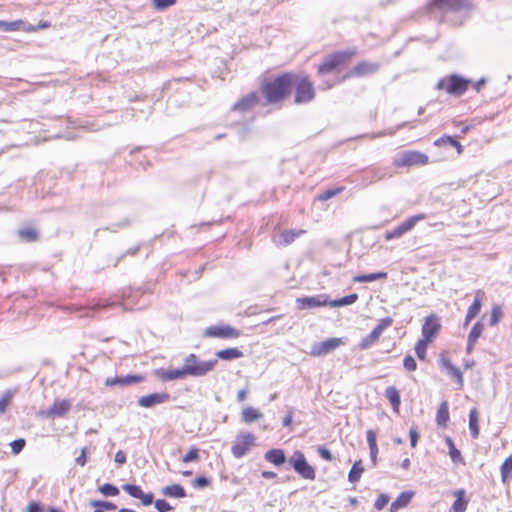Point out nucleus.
I'll return each mask as SVG.
<instances>
[{"label": "nucleus", "mask_w": 512, "mask_h": 512, "mask_svg": "<svg viewBox=\"0 0 512 512\" xmlns=\"http://www.w3.org/2000/svg\"><path fill=\"white\" fill-rule=\"evenodd\" d=\"M414 496L413 491H403L397 498L391 503L389 511L397 512L398 510L405 508L412 500Z\"/></svg>", "instance_id": "24"}, {"label": "nucleus", "mask_w": 512, "mask_h": 512, "mask_svg": "<svg viewBox=\"0 0 512 512\" xmlns=\"http://www.w3.org/2000/svg\"><path fill=\"white\" fill-rule=\"evenodd\" d=\"M90 506L95 508L93 512L113 511L117 508L116 504L106 500H91Z\"/></svg>", "instance_id": "37"}, {"label": "nucleus", "mask_w": 512, "mask_h": 512, "mask_svg": "<svg viewBox=\"0 0 512 512\" xmlns=\"http://www.w3.org/2000/svg\"><path fill=\"white\" fill-rule=\"evenodd\" d=\"M426 218L425 214H416V215H413L409 218H407L406 220H404L402 222V224L404 225L405 229L407 232H409L410 230H412L415 225L421 221V220H424Z\"/></svg>", "instance_id": "47"}, {"label": "nucleus", "mask_w": 512, "mask_h": 512, "mask_svg": "<svg viewBox=\"0 0 512 512\" xmlns=\"http://www.w3.org/2000/svg\"><path fill=\"white\" fill-rule=\"evenodd\" d=\"M122 489L132 498L139 499L142 495V488L139 485L127 483L122 486Z\"/></svg>", "instance_id": "44"}, {"label": "nucleus", "mask_w": 512, "mask_h": 512, "mask_svg": "<svg viewBox=\"0 0 512 512\" xmlns=\"http://www.w3.org/2000/svg\"><path fill=\"white\" fill-rule=\"evenodd\" d=\"M217 358L232 361L243 357V352L238 348H226L216 352Z\"/></svg>", "instance_id": "28"}, {"label": "nucleus", "mask_w": 512, "mask_h": 512, "mask_svg": "<svg viewBox=\"0 0 512 512\" xmlns=\"http://www.w3.org/2000/svg\"><path fill=\"white\" fill-rule=\"evenodd\" d=\"M384 395L390 402L393 409L397 411L401 404V397H400V393H399L398 389L394 386H388L385 389Z\"/></svg>", "instance_id": "29"}, {"label": "nucleus", "mask_w": 512, "mask_h": 512, "mask_svg": "<svg viewBox=\"0 0 512 512\" xmlns=\"http://www.w3.org/2000/svg\"><path fill=\"white\" fill-rule=\"evenodd\" d=\"M430 343V341L425 340L423 338L419 339L416 342L414 350L419 360H425L427 348Z\"/></svg>", "instance_id": "41"}, {"label": "nucleus", "mask_w": 512, "mask_h": 512, "mask_svg": "<svg viewBox=\"0 0 512 512\" xmlns=\"http://www.w3.org/2000/svg\"><path fill=\"white\" fill-rule=\"evenodd\" d=\"M17 236L20 241L31 243L38 240L39 233L35 228L24 227L17 230Z\"/></svg>", "instance_id": "26"}, {"label": "nucleus", "mask_w": 512, "mask_h": 512, "mask_svg": "<svg viewBox=\"0 0 512 512\" xmlns=\"http://www.w3.org/2000/svg\"><path fill=\"white\" fill-rule=\"evenodd\" d=\"M27 512H43V506L39 502H31L27 506Z\"/></svg>", "instance_id": "64"}, {"label": "nucleus", "mask_w": 512, "mask_h": 512, "mask_svg": "<svg viewBox=\"0 0 512 512\" xmlns=\"http://www.w3.org/2000/svg\"><path fill=\"white\" fill-rule=\"evenodd\" d=\"M453 495L456 499L450 507L449 512H465L468 506L466 491L464 489H458L454 491Z\"/></svg>", "instance_id": "23"}, {"label": "nucleus", "mask_w": 512, "mask_h": 512, "mask_svg": "<svg viewBox=\"0 0 512 512\" xmlns=\"http://www.w3.org/2000/svg\"><path fill=\"white\" fill-rule=\"evenodd\" d=\"M217 363V358L203 361L196 354L191 353L183 359V369L186 376L202 377L214 370Z\"/></svg>", "instance_id": "2"}, {"label": "nucleus", "mask_w": 512, "mask_h": 512, "mask_svg": "<svg viewBox=\"0 0 512 512\" xmlns=\"http://www.w3.org/2000/svg\"><path fill=\"white\" fill-rule=\"evenodd\" d=\"M293 88H295L294 102L305 104L315 98V89L308 76L294 73Z\"/></svg>", "instance_id": "4"}, {"label": "nucleus", "mask_w": 512, "mask_h": 512, "mask_svg": "<svg viewBox=\"0 0 512 512\" xmlns=\"http://www.w3.org/2000/svg\"><path fill=\"white\" fill-rule=\"evenodd\" d=\"M445 442H446V444L448 446L449 456H450L452 462L453 463H462V464H464V459L462 457V454H461L460 450H458L456 448L452 438L447 436L446 439H445Z\"/></svg>", "instance_id": "34"}, {"label": "nucleus", "mask_w": 512, "mask_h": 512, "mask_svg": "<svg viewBox=\"0 0 512 512\" xmlns=\"http://www.w3.org/2000/svg\"><path fill=\"white\" fill-rule=\"evenodd\" d=\"M344 344L342 338H328L321 342H314L311 346L310 355L313 357L325 356Z\"/></svg>", "instance_id": "10"}, {"label": "nucleus", "mask_w": 512, "mask_h": 512, "mask_svg": "<svg viewBox=\"0 0 512 512\" xmlns=\"http://www.w3.org/2000/svg\"><path fill=\"white\" fill-rule=\"evenodd\" d=\"M472 83L470 79L464 78L458 74H452L448 77L441 78L436 85L438 90H445L448 94L453 96H461Z\"/></svg>", "instance_id": "3"}, {"label": "nucleus", "mask_w": 512, "mask_h": 512, "mask_svg": "<svg viewBox=\"0 0 512 512\" xmlns=\"http://www.w3.org/2000/svg\"><path fill=\"white\" fill-rule=\"evenodd\" d=\"M386 172L379 168H371L365 171V177L369 179L370 183L382 179Z\"/></svg>", "instance_id": "46"}, {"label": "nucleus", "mask_w": 512, "mask_h": 512, "mask_svg": "<svg viewBox=\"0 0 512 512\" xmlns=\"http://www.w3.org/2000/svg\"><path fill=\"white\" fill-rule=\"evenodd\" d=\"M364 467L361 460L355 461L348 473V481L356 483L360 480Z\"/></svg>", "instance_id": "36"}, {"label": "nucleus", "mask_w": 512, "mask_h": 512, "mask_svg": "<svg viewBox=\"0 0 512 512\" xmlns=\"http://www.w3.org/2000/svg\"><path fill=\"white\" fill-rule=\"evenodd\" d=\"M317 452L319 456L326 461H332L334 459L331 451L325 446H318Z\"/></svg>", "instance_id": "61"}, {"label": "nucleus", "mask_w": 512, "mask_h": 512, "mask_svg": "<svg viewBox=\"0 0 512 512\" xmlns=\"http://www.w3.org/2000/svg\"><path fill=\"white\" fill-rule=\"evenodd\" d=\"M171 396L167 392L162 393H151L145 396H141L137 403L140 407L143 408H152L156 405L163 404L169 402Z\"/></svg>", "instance_id": "17"}, {"label": "nucleus", "mask_w": 512, "mask_h": 512, "mask_svg": "<svg viewBox=\"0 0 512 512\" xmlns=\"http://www.w3.org/2000/svg\"><path fill=\"white\" fill-rule=\"evenodd\" d=\"M429 161L426 154L419 151H405L398 158L394 160V165L397 167L425 165Z\"/></svg>", "instance_id": "9"}, {"label": "nucleus", "mask_w": 512, "mask_h": 512, "mask_svg": "<svg viewBox=\"0 0 512 512\" xmlns=\"http://www.w3.org/2000/svg\"><path fill=\"white\" fill-rule=\"evenodd\" d=\"M355 53L354 50H344L327 55L318 67V74L324 75L335 71L339 66L350 61Z\"/></svg>", "instance_id": "5"}, {"label": "nucleus", "mask_w": 512, "mask_h": 512, "mask_svg": "<svg viewBox=\"0 0 512 512\" xmlns=\"http://www.w3.org/2000/svg\"><path fill=\"white\" fill-rule=\"evenodd\" d=\"M501 317H502V309L500 306L496 305V306H493L492 307V310H491V316H490V320H489V325L490 326H495L499 323V321L501 320Z\"/></svg>", "instance_id": "51"}, {"label": "nucleus", "mask_w": 512, "mask_h": 512, "mask_svg": "<svg viewBox=\"0 0 512 512\" xmlns=\"http://www.w3.org/2000/svg\"><path fill=\"white\" fill-rule=\"evenodd\" d=\"M449 144L452 147H455L458 154H461L463 152V146L460 144V142L456 139V137L450 136V135H443L439 139H437L434 142L435 146H443Z\"/></svg>", "instance_id": "31"}, {"label": "nucleus", "mask_w": 512, "mask_h": 512, "mask_svg": "<svg viewBox=\"0 0 512 512\" xmlns=\"http://www.w3.org/2000/svg\"><path fill=\"white\" fill-rule=\"evenodd\" d=\"M12 399V392L7 390L0 398V413H4Z\"/></svg>", "instance_id": "58"}, {"label": "nucleus", "mask_w": 512, "mask_h": 512, "mask_svg": "<svg viewBox=\"0 0 512 512\" xmlns=\"http://www.w3.org/2000/svg\"><path fill=\"white\" fill-rule=\"evenodd\" d=\"M390 498L387 494H380L376 499L374 507L377 510H382L389 502Z\"/></svg>", "instance_id": "60"}, {"label": "nucleus", "mask_w": 512, "mask_h": 512, "mask_svg": "<svg viewBox=\"0 0 512 512\" xmlns=\"http://www.w3.org/2000/svg\"><path fill=\"white\" fill-rule=\"evenodd\" d=\"M241 417L244 423L251 424L262 418L263 414L257 409L249 406L243 409Z\"/></svg>", "instance_id": "30"}, {"label": "nucleus", "mask_w": 512, "mask_h": 512, "mask_svg": "<svg viewBox=\"0 0 512 512\" xmlns=\"http://www.w3.org/2000/svg\"><path fill=\"white\" fill-rule=\"evenodd\" d=\"M199 449L196 447H191L189 451L185 454V456L182 458V461L184 463H189L193 461L199 460Z\"/></svg>", "instance_id": "56"}, {"label": "nucleus", "mask_w": 512, "mask_h": 512, "mask_svg": "<svg viewBox=\"0 0 512 512\" xmlns=\"http://www.w3.org/2000/svg\"><path fill=\"white\" fill-rule=\"evenodd\" d=\"M387 276V272L380 271L370 274L357 275L353 278V281L358 283L373 282L376 280L386 279Z\"/></svg>", "instance_id": "32"}, {"label": "nucleus", "mask_w": 512, "mask_h": 512, "mask_svg": "<svg viewBox=\"0 0 512 512\" xmlns=\"http://www.w3.org/2000/svg\"><path fill=\"white\" fill-rule=\"evenodd\" d=\"M473 7L470 0H431L425 9L427 13L434 10L448 9L452 12L468 11Z\"/></svg>", "instance_id": "7"}, {"label": "nucleus", "mask_w": 512, "mask_h": 512, "mask_svg": "<svg viewBox=\"0 0 512 512\" xmlns=\"http://www.w3.org/2000/svg\"><path fill=\"white\" fill-rule=\"evenodd\" d=\"M484 295V293L481 290H478L475 294L474 300L472 304L468 307L465 320L463 323L464 327H467L470 322L479 314L482 308V301L481 297Z\"/></svg>", "instance_id": "19"}, {"label": "nucleus", "mask_w": 512, "mask_h": 512, "mask_svg": "<svg viewBox=\"0 0 512 512\" xmlns=\"http://www.w3.org/2000/svg\"><path fill=\"white\" fill-rule=\"evenodd\" d=\"M192 485L196 489H204L211 485V480H210V478H208L204 475H201V476L196 477L193 480Z\"/></svg>", "instance_id": "53"}, {"label": "nucleus", "mask_w": 512, "mask_h": 512, "mask_svg": "<svg viewBox=\"0 0 512 512\" xmlns=\"http://www.w3.org/2000/svg\"><path fill=\"white\" fill-rule=\"evenodd\" d=\"M71 403L67 399L56 400L53 405L46 411L48 417H62L70 409Z\"/></svg>", "instance_id": "21"}, {"label": "nucleus", "mask_w": 512, "mask_h": 512, "mask_svg": "<svg viewBox=\"0 0 512 512\" xmlns=\"http://www.w3.org/2000/svg\"><path fill=\"white\" fill-rule=\"evenodd\" d=\"M441 330L440 318L436 314H430L424 320L421 329L422 338L432 342Z\"/></svg>", "instance_id": "12"}, {"label": "nucleus", "mask_w": 512, "mask_h": 512, "mask_svg": "<svg viewBox=\"0 0 512 512\" xmlns=\"http://www.w3.org/2000/svg\"><path fill=\"white\" fill-rule=\"evenodd\" d=\"M304 233L303 230H286L282 232L281 238L285 245L292 243L300 234Z\"/></svg>", "instance_id": "49"}, {"label": "nucleus", "mask_w": 512, "mask_h": 512, "mask_svg": "<svg viewBox=\"0 0 512 512\" xmlns=\"http://www.w3.org/2000/svg\"><path fill=\"white\" fill-rule=\"evenodd\" d=\"M112 305L113 304H109V303H105V304L97 303L92 306L80 308L79 309L80 317H94L96 311H99L101 309L107 308Z\"/></svg>", "instance_id": "39"}, {"label": "nucleus", "mask_w": 512, "mask_h": 512, "mask_svg": "<svg viewBox=\"0 0 512 512\" xmlns=\"http://www.w3.org/2000/svg\"><path fill=\"white\" fill-rule=\"evenodd\" d=\"M156 374L162 381H172L177 379H184L187 377L183 366L176 369H159L156 370Z\"/></svg>", "instance_id": "22"}, {"label": "nucleus", "mask_w": 512, "mask_h": 512, "mask_svg": "<svg viewBox=\"0 0 512 512\" xmlns=\"http://www.w3.org/2000/svg\"><path fill=\"white\" fill-rule=\"evenodd\" d=\"M469 431L473 439H477L479 437V416L476 408H472L469 412Z\"/></svg>", "instance_id": "27"}, {"label": "nucleus", "mask_w": 512, "mask_h": 512, "mask_svg": "<svg viewBox=\"0 0 512 512\" xmlns=\"http://www.w3.org/2000/svg\"><path fill=\"white\" fill-rule=\"evenodd\" d=\"M140 501H141V504L144 505V506H149L151 505L152 503H154V494L152 492H149V493H145L144 491L142 492V495L140 496Z\"/></svg>", "instance_id": "62"}, {"label": "nucleus", "mask_w": 512, "mask_h": 512, "mask_svg": "<svg viewBox=\"0 0 512 512\" xmlns=\"http://www.w3.org/2000/svg\"><path fill=\"white\" fill-rule=\"evenodd\" d=\"M259 103V95L257 92H250L246 96L238 100L232 107L233 111L246 113Z\"/></svg>", "instance_id": "18"}, {"label": "nucleus", "mask_w": 512, "mask_h": 512, "mask_svg": "<svg viewBox=\"0 0 512 512\" xmlns=\"http://www.w3.org/2000/svg\"><path fill=\"white\" fill-rule=\"evenodd\" d=\"M449 406L447 401H443L436 414V423L439 426H446L447 422L449 421Z\"/></svg>", "instance_id": "33"}, {"label": "nucleus", "mask_w": 512, "mask_h": 512, "mask_svg": "<svg viewBox=\"0 0 512 512\" xmlns=\"http://www.w3.org/2000/svg\"><path fill=\"white\" fill-rule=\"evenodd\" d=\"M288 464L303 479L315 480V468L308 463L302 451L295 450L292 456L288 459Z\"/></svg>", "instance_id": "6"}, {"label": "nucleus", "mask_w": 512, "mask_h": 512, "mask_svg": "<svg viewBox=\"0 0 512 512\" xmlns=\"http://www.w3.org/2000/svg\"><path fill=\"white\" fill-rule=\"evenodd\" d=\"M380 68V64L376 62L362 61L353 67L343 76V80L352 77H364L376 73Z\"/></svg>", "instance_id": "13"}, {"label": "nucleus", "mask_w": 512, "mask_h": 512, "mask_svg": "<svg viewBox=\"0 0 512 512\" xmlns=\"http://www.w3.org/2000/svg\"><path fill=\"white\" fill-rule=\"evenodd\" d=\"M297 308L299 310H309L321 306L329 305L327 296L320 294L316 296H304L296 299Z\"/></svg>", "instance_id": "16"}, {"label": "nucleus", "mask_w": 512, "mask_h": 512, "mask_svg": "<svg viewBox=\"0 0 512 512\" xmlns=\"http://www.w3.org/2000/svg\"><path fill=\"white\" fill-rule=\"evenodd\" d=\"M438 364L442 371H445L449 376L456 380L458 389H462V387L464 386V379L461 370L455 365H453L451 360L444 354L440 355L438 359Z\"/></svg>", "instance_id": "14"}, {"label": "nucleus", "mask_w": 512, "mask_h": 512, "mask_svg": "<svg viewBox=\"0 0 512 512\" xmlns=\"http://www.w3.org/2000/svg\"><path fill=\"white\" fill-rule=\"evenodd\" d=\"M26 441L23 438H18L10 443L11 451L14 455H18L25 447Z\"/></svg>", "instance_id": "55"}, {"label": "nucleus", "mask_w": 512, "mask_h": 512, "mask_svg": "<svg viewBox=\"0 0 512 512\" xmlns=\"http://www.w3.org/2000/svg\"><path fill=\"white\" fill-rule=\"evenodd\" d=\"M393 323V319L391 317H385L379 320L378 324L373 328L374 333H376L379 337L382 332L390 327Z\"/></svg>", "instance_id": "50"}, {"label": "nucleus", "mask_w": 512, "mask_h": 512, "mask_svg": "<svg viewBox=\"0 0 512 512\" xmlns=\"http://www.w3.org/2000/svg\"><path fill=\"white\" fill-rule=\"evenodd\" d=\"M264 459L267 462L275 465L276 467H280L283 464H285L286 462H288L285 451L280 448H272V449L268 450L264 454Z\"/></svg>", "instance_id": "20"}, {"label": "nucleus", "mask_w": 512, "mask_h": 512, "mask_svg": "<svg viewBox=\"0 0 512 512\" xmlns=\"http://www.w3.org/2000/svg\"><path fill=\"white\" fill-rule=\"evenodd\" d=\"M161 494L170 498H184L187 496L184 487L180 484H172L161 489Z\"/></svg>", "instance_id": "25"}, {"label": "nucleus", "mask_w": 512, "mask_h": 512, "mask_svg": "<svg viewBox=\"0 0 512 512\" xmlns=\"http://www.w3.org/2000/svg\"><path fill=\"white\" fill-rule=\"evenodd\" d=\"M344 188L343 187H338V188H332V189H327L325 190L323 193L319 194L317 196V199L319 201H326L328 199H331L332 197L336 196L338 193H340Z\"/></svg>", "instance_id": "52"}, {"label": "nucleus", "mask_w": 512, "mask_h": 512, "mask_svg": "<svg viewBox=\"0 0 512 512\" xmlns=\"http://www.w3.org/2000/svg\"><path fill=\"white\" fill-rule=\"evenodd\" d=\"M410 445L415 448L419 439V433L416 426H412L409 431Z\"/></svg>", "instance_id": "63"}, {"label": "nucleus", "mask_w": 512, "mask_h": 512, "mask_svg": "<svg viewBox=\"0 0 512 512\" xmlns=\"http://www.w3.org/2000/svg\"><path fill=\"white\" fill-rule=\"evenodd\" d=\"M145 380V377L140 374H127L115 377H109L105 380V385L108 387L112 386H132L141 383Z\"/></svg>", "instance_id": "15"}, {"label": "nucleus", "mask_w": 512, "mask_h": 512, "mask_svg": "<svg viewBox=\"0 0 512 512\" xmlns=\"http://www.w3.org/2000/svg\"><path fill=\"white\" fill-rule=\"evenodd\" d=\"M379 339V336L374 333V331L372 330L368 335H366L365 337H363L359 343V348L361 350H366L368 348H370L373 344H375L377 342V340Z\"/></svg>", "instance_id": "43"}, {"label": "nucleus", "mask_w": 512, "mask_h": 512, "mask_svg": "<svg viewBox=\"0 0 512 512\" xmlns=\"http://www.w3.org/2000/svg\"><path fill=\"white\" fill-rule=\"evenodd\" d=\"M357 300H358V294L352 293V294L346 295L344 297H341L339 299H335L333 301H330L329 302V306L330 307L348 306V305H351V304L355 303Z\"/></svg>", "instance_id": "38"}, {"label": "nucleus", "mask_w": 512, "mask_h": 512, "mask_svg": "<svg viewBox=\"0 0 512 512\" xmlns=\"http://www.w3.org/2000/svg\"><path fill=\"white\" fill-rule=\"evenodd\" d=\"M24 25H25V22L22 20H15V21L0 20V31L12 32V31L25 30Z\"/></svg>", "instance_id": "35"}, {"label": "nucleus", "mask_w": 512, "mask_h": 512, "mask_svg": "<svg viewBox=\"0 0 512 512\" xmlns=\"http://www.w3.org/2000/svg\"><path fill=\"white\" fill-rule=\"evenodd\" d=\"M255 441V435L250 432H240L237 434L231 447L233 456L237 459L244 457L255 446Z\"/></svg>", "instance_id": "8"}, {"label": "nucleus", "mask_w": 512, "mask_h": 512, "mask_svg": "<svg viewBox=\"0 0 512 512\" xmlns=\"http://www.w3.org/2000/svg\"><path fill=\"white\" fill-rule=\"evenodd\" d=\"M500 470L502 482L506 483L512 477V456L505 459Z\"/></svg>", "instance_id": "40"}, {"label": "nucleus", "mask_w": 512, "mask_h": 512, "mask_svg": "<svg viewBox=\"0 0 512 512\" xmlns=\"http://www.w3.org/2000/svg\"><path fill=\"white\" fill-rule=\"evenodd\" d=\"M403 366L408 372H413L417 369V362L412 355L407 354L403 359Z\"/></svg>", "instance_id": "57"}, {"label": "nucleus", "mask_w": 512, "mask_h": 512, "mask_svg": "<svg viewBox=\"0 0 512 512\" xmlns=\"http://www.w3.org/2000/svg\"><path fill=\"white\" fill-rule=\"evenodd\" d=\"M405 233H407L404 225L400 223L397 227L392 229L391 231H387L385 234L386 240H393L402 237Z\"/></svg>", "instance_id": "48"}, {"label": "nucleus", "mask_w": 512, "mask_h": 512, "mask_svg": "<svg viewBox=\"0 0 512 512\" xmlns=\"http://www.w3.org/2000/svg\"><path fill=\"white\" fill-rule=\"evenodd\" d=\"M177 0H152V3L156 10L164 11L169 7L175 5Z\"/></svg>", "instance_id": "54"}, {"label": "nucleus", "mask_w": 512, "mask_h": 512, "mask_svg": "<svg viewBox=\"0 0 512 512\" xmlns=\"http://www.w3.org/2000/svg\"><path fill=\"white\" fill-rule=\"evenodd\" d=\"M98 491L105 497H114L119 495V488L111 483H105L98 488Z\"/></svg>", "instance_id": "42"}, {"label": "nucleus", "mask_w": 512, "mask_h": 512, "mask_svg": "<svg viewBox=\"0 0 512 512\" xmlns=\"http://www.w3.org/2000/svg\"><path fill=\"white\" fill-rule=\"evenodd\" d=\"M154 507L158 512H168L173 509L165 499H157L154 502Z\"/></svg>", "instance_id": "59"}, {"label": "nucleus", "mask_w": 512, "mask_h": 512, "mask_svg": "<svg viewBox=\"0 0 512 512\" xmlns=\"http://www.w3.org/2000/svg\"><path fill=\"white\" fill-rule=\"evenodd\" d=\"M483 330H484V324L483 322L480 320V321H477L472 329L470 330L469 334H468V339H471V341H478V339L481 337L482 333H483Z\"/></svg>", "instance_id": "45"}, {"label": "nucleus", "mask_w": 512, "mask_h": 512, "mask_svg": "<svg viewBox=\"0 0 512 512\" xmlns=\"http://www.w3.org/2000/svg\"><path fill=\"white\" fill-rule=\"evenodd\" d=\"M294 79L292 72H284L274 78H265L260 88L267 103L276 104L287 99L293 90Z\"/></svg>", "instance_id": "1"}, {"label": "nucleus", "mask_w": 512, "mask_h": 512, "mask_svg": "<svg viewBox=\"0 0 512 512\" xmlns=\"http://www.w3.org/2000/svg\"><path fill=\"white\" fill-rule=\"evenodd\" d=\"M204 335L212 338L232 339L238 338L241 332L230 325H212L206 328Z\"/></svg>", "instance_id": "11"}]
</instances>
